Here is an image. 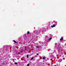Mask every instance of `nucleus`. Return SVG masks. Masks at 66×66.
Here are the masks:
<instances>
[{
	"label": "nucleus",
	"mask_w": 66,
	"mask_h": 66,
	"mask_svg": "<svg viewBox=\"0 0 66 66\" xmlns=\"http://www.w3.org/2000/svg\"><path fill=\"white\" fill-rule=\"evenodd\" d=\"M60 41H62V40H63V37H62L60 39Z\"/></svg>",
	"instance_id": "1"
},
{
	"label": "nucleus",
	"mask_w": 66,
	"mask_h": 66,
	"mask_svg": "<svg viewBox=\"0 0 66 66\" xmlns=\"http://www.w3.org/2000/svg\"><path fill=\"white\" fill-rule=\"evenodd\" d=\"M55 24H54L53 26H51V28H53V27H55Z\"/></svg>",
	"instance_id": "2"
},
{
	"label": "nucleus",
	"mask_w": 66,
	"mask_h": 66,
	"mask_svg": "<svg viewBox=\"0 0 66 66\" xmlns=\"http://www.w3.org/2000/svg\"><path fill=\"white\" fill-rule=\"evenodd\" d=\"M57 22H54V23H55V26H56L57 24Z\"/></svg>",
	"instance_id": "3"
},
{
	"label": "nucleus",
	"mask_w": 66,
	"mask_h": 66,
	"mask_svg": "<svg viewBox=\"0 0 66 66\" xmlns=\"http://www.w3.org/2000/svg\"><path fill=\"white\" fill-rule=\"evenodd\" d=\"M14 64L15 65H17V64H18V63L17 62H15V63H14Z\"/></svg>",
	"instance_id": "4"
},
{
	"label": "nucleus",
	"mask_w": 66,
	"mask_h": 66,
	"mask_svg": "<svg viewBox=\"0 0 66 66\" xmlns=\"http://www.w3.org/2000/svg\"><path fill=\"white\" fill-rule=\"evenodd\" d=\"M13 42H14V43H17V42H16L15 40H14L13 41Z\"/></svg>",
	"instance_id": "5"
},
{
	"label": "nucleus",
	"mask_w": 66,
	"mask_h": 66,
	"mask_svg": "<svg viewBox=\"0 0 66 66\" xmlns=\"http://www.w3.org/2000/svg\"><path fill=\"white\" fill-rule=\"evenodd\" d=\"M46 59V57H43V60H44V59Z\"/></svg>",
	"instance_id": "6"
},
{
	"label": "nucleus",
	"mask_w": 66,
	"mask_h": 66,
	"mask_svg": "<svg viewBox=\"0 0 66 66\" xmlns=\"http://www.w3.org/2000/svg\"><path fill=\"white\" fill-rule=\"evenodd\" d=\"M33 59H34V57H32V58H31V60H33Z\"/></svg>",
	"instance_id": "7"
},
{
	"label": "nucleus",
	"mask_w": 66,
	"mask_h": 66,
	"mask_svg": "<svg viewBox=\"0 0 66 66\" xmlns=\"http://www.w3.org/2000/svg\"><path fill=\"white\" fill-rule=\"evenodd\" d=\"M29 33H30V32H29V31H28V32H27V34H29Z\"/></svg>",
	"instance_id": "8"
},
{
	"label": "nucleus",
	"mask_w": 66,
	"mask_h": 66,
	"mask_svg": "<svg viewBox=\"0 0 66 66\" xmlns=\"http://www.w3.org/2000/svg\"><path fill=\"white\" fill-rule=\"evenodd\" d=\"M52 39V37H51L49 39V40H50V39Z\"/></svg>",
	"instance_id": "9"
},
{
	"label": "nucleus",
	"mask_w": 66,
	"mask_h": 66,
	"mask_svg": "<svg viewBox=\"0 0 66 66\" xmlns=\"http://www.w3.org/2000/svg\"><path fill=\"white\" fill-rule=\"evenodd\" d=\"M29 64H28L27 65V66H29Z\"/></svg>",
	"instance_id": "10"
},
{
	"label": "nucleus",
	"mask_w": 66,
	"mask_h": 66,
	"mask_svg": "<svg viewBox=\"0 0 66 66\" xmlns=\"http://www.w3.org/2000/svg\"><path fill=\"white\" fill-rule=\"evenodd\" d=\"M61 60H59V62H61Z\"/></svg>",
	"instance_id": "11"
},
{
	"label": "nucleus",
	"mask_w": 66,
	"mask_h": 66,
	"mask_svg": "<svg viewBox=\"0 0 66 66\" xmlns=\"http://www.w3.org/2000/svg\"><path fill=\"white\" fill-rule=\"evenodd\" d=\"M28 56H29L28 55H27V58H28Z\"/></svg>",
	"instance_id": "12"
},
{
	"label": "nucleus",
	"mask_w": 66,
	"mask_h": 66,
	"mask_svg": "<svg viewBox=\"0 0 66 66\" xmlns=\"http://www.w3.org/2000/svg\"><path fill=\"white\" fill-rule=\"evenodd\" d=\"M36 47L37 48H39V47H38V46H36Z\"/></svg>",
	"instance_id": "13"
},
{
	"label": "nucleus",
	"mask_w": 66,
	"mask_h": 66,
	"mask_svg": "<svg viewBox=\"0 0 66 66\" xmlns=\"http://www.w3.org/2000/svg\"><path fill=\"white\" fill-rule=\"evenodd\" d=\"M36 55H38V53H37L36 54Z\"/></svg>",
	"instance_id": "14"
},
{
	"label": "nucleus",
	"mask_w": 66,
	"mask_h": 66,
	"mask_svg": "<svg viewBox=\"0 0 66 66\" xmlns=\"http://www.w3.org/2000/svg\"><path fill=\"white\" fill-rule=\"evenodd\" d=\"M0 66H2V65H0Z\"/></svg>",
	"instance_id": "15"
},
{
	"label": "nucleus",
	"mask_w": 66,
	"mask_h": 66,
	"mask_svg": "<svg viewBox=\"0 0 66 66\" xmlns=\"http://www.w3.org/2000/svg\"><path fill=\"white\" fill-rule=\"evenodd\" d=\"M52 60V59H51V60Z\"/></svg>",
	"instance_id": "16"
},
{
	"label": "nucleus",
	"mask_w": 66,
	"mask_h": 66,
	"mask_svg": "<svg viewBox=\"0 0 66 66\" xmlns=\"http://www.w3.org/2000/svg\"><path fill=\"white\" fill-rule=\"evenodd\" d=\"M42 30H43V29H42Z\"/></svg>",
	"instance_id": "17"
}]
</instances>
